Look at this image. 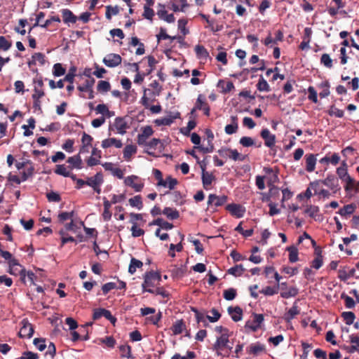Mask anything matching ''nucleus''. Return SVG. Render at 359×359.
Returning <instances> with one entry per match:
<instances>
[{
  "label": "nucleus",
  "mask_w": 359,
  "mask_h": 359,
  "mask_svg": "<svg viewBox=\"0 0 359 359\" xmlns=\"http://www.w3.org/2000/svg\"><path fill=\"white\" fill-rule=\"evenodd\" d=\"M229 337L226 336H217L216 341L212 346V349L217 356L222 358L229 357L232 347L229 346Z\"/></svg>",
  "instance_id": "f257e3e1"
},
{
  "label": "nucleus",
  "mask_w": 359,
  "mask_h": 359,
  "mask_svg": "<svg viewBox=\"0 0 359 359\" xmlns=\"http://www.w3.org/2000/svg\"><path fill=\"white\" fill-rule=\"evenodd\" d=\"M161 280V276L158 272L150 271L145 273L144 282L142 284V292H148V290H152L160 283Z\"/></svg>",
  "instance_id": "f03ea898"
},
{
  "label": "nucleus",
  "mask_w": 359,
  "mask_h": 359,
  "mask_svg": "<svg viewBox=\"0 0 359 359\" xmlns=\"http://www.w3.org/2000/svg\"><path fill=\"white\" fill-rule=\"evenodd\" d=\"M129 128L128 118L118 116L115 118L113 123L109 126V130L123 135Z\"/></svg>",
  "instance_id": "7ed1b4c3"
},
{
  "label": "nucleus",
  "mask_w": 359,
  "mask_h": 359,
  "mask_svg": "<svg viewBox=\"0 0 359 359\" xmlns=\"http://www.w3.org/2000/svg\"><path fill=\"white\" fill-rule=\"evenodd\" d=\"M126 186L132 188L135 192H140L144 187V179L135 175H131L124 179Z\"/></svg>",
  "instance_id": "20e7f679"
},
{
  "label": "nucleus",
  "mask_w": 359,
  "mask_h": 359,
  "mask_svg": "<svg viewBox=\"0 0 359 359\" xmlns=\"http://www.w3.org/2000/svg\"><path fill=\"white\" fill-rule=\"evenodd\" d=\"M15 167L22 180L26 181L33 174L34 167L29 161H17Z\"/></svg>",
  "instance_id": "39448f33"
},
{
  "label": "nucleus",
  "mask_w": 359,
  "mask_h": 359,
  "mask_svg": "<svg viewBox=\"0 0 359 359\" xmlns=\"http://www.w3.org/2000/svg\"><path fill=\"white\" fill-rule=\"evenodd\" d=\"M264 320V318L263 314L253 313L252 314V318L246 321L245 327L251 332H256L261 327Z\"/></svg>",
  "instance_id": "423d86ee"
},
{
  "label": "nucleus",
  "mask_w": 359,
  "mask_h": 359,
  "mask_svg": "<svg viewBox=\"0 0 359 359\" xmlns=\"http://www.w3.org/2000/svg\"><path fill=\"white\" fill-rule=\"evenodd\" d=\"M142 147L144 148L145 152L152 156H157L156 151H161L163 144L161 140L158 138H153L149 142H147L146 144H143Z\"/></svg>",
  "instance_id": "0eeeda50"
},
{
  "label": "nucleus",
  "mask_w": 359,
  "mask_h": 359,
  "mask_svg": "<svg viewBox=\"0 0 359 359\" xmlns=\"http://www.w3.org/2000/svg\"><path fill=\"white\" fill-rule=\"evenodd\" d=\"M201 180L203 187L205 190H210L212 188V184L215 180V176L210 172L206 171V167L204 163H201Z\"/></svg>",
  "instance_id": "6e6552de"
},
{
  "label": "nucleus",
  "mask_w": 359,
  "mask_h": 359,
  "mask_svg": "<svg viewBox=\"0 0 359 359\" xmlns=\"http://www.w3.org/2000/svg\"><path fill=\"white\" fill-rule=\"evenodd\" d=\"M225 209L231 216L236 218L243 217L246 212V209L243 205L235 203L228 204Z\"/></svg>",
  "instance_id": "1a4fd4ad"
},
{
  "label": "nucleus",
  "mask_w": 359,
  "mask_h": 359,
  "mask_svg": "<svg viewBox=\"0 0 359 359\" xmlns=\"http://www.w3.org/2000/svg\"><path fill=\"white\" fill-rule=\"evenodd\" d=\"M204 97L200 94L198 96L194 107L191 111V114L194 115L197 110H202L205 116H210V108L208 103L205 102Z\"/></svg>",
  "instance_id": "9d476101"
},
{
  "label": "nucleus",
  "mask_w": 359,
  "mask_h": 359,
  "mask_svg": "<svg viewBox=\"0 0 359 359\" xmlns=\"http://www.w3.org/2000/svg\"><path fill=\"white\" fill-rule=\"evenodd\" d=\"M323 184L320 180H316L310 183V188L314 191V195H318L323 198H328L330 196V193L328 190L323 188Z\"/></svg>",
  "instance_id": "9b49d317"
},
{
  "label": "nucleus",
  "mask_w": 359,
  "mask_h": 359,
  "mask_svg": "<svg viewBox=\"0 0 359 359\" xmlns=\"http://www.w3.org/2000/svg\"><path fill=\"white\" fill-rule=\"evenodd\" d=\"M102 317H104L106 319L109 320L112 324H115L116 318L112 316L110 311L105 309H95L93 310V320H98Z\"/></svg>",
  "instance_id": "f8f14e48"
},
{
  "label": "nucleus",
  "mask_w": 359,
  "mask_h": 359,
  "mask_svg": "<svg viewBox=\"0 0 359 359\" xmlns=\"http://www.w3.org/2000/svg\"><path fill=\"white\" fill-rule=\"evenodd\" d=\"M154 130L150 126H147L141 128V133L137 135V142L140 146L146 144L147 140L153 135Z\"/></svg>",
  "instance_id": "ddd939ff"
},
{
  "label": "nucleus",
  "mask_w": 359,
  "mask_h": 359,
  "mask_svg": "<svg viewBox=\"0 0 359 359\" xmlns=\"http://www.w3.org/2000/svg\"><path fill=\"white\" fill-rule=\"evenodd\" d=\"M102 152L100 149L93 147L91 151V156L86 160L88 166L93 167L101 164Z\"/></svg>",
  "instance_id": "4468645a"
},
{
  "label": "nucleus",
  "mask_w": 359,
  "mask_h": 359,
  "mask_svg": "<svg viewBox=\"0 0 359 359\" xmlns=\"http://www.w3.org/2000/svg\"><path fill=\"white\" fill-rule=\"evenodd\" d=\"M219 154L222 156H227L233 161H243L245 157L242 156L236 149L224 148L219 150Z\"/></svg>",
  "instance_id": "2eb2a0df"
},
{
  "label": "nucleus",
  "mask_w": 359,
  "mask_h": 359,
  "mask_svg": "<svg viewBox=\"0 0 359 359\" xmlns=\"http://www.w3.org/2000/svg\"><path fill=\"white\" fill-rule=\"evenodd\" d=\"M261 137L264 140V145L273 148L276 144V135L272 134L268 128H263L260 133Z\"/></svg>",
  "instance_id": "dca6fc26"
},
{
  "label": "nucleus",
  "mask_w": 359,
  "mask_h": 359,
  "mask_svg": "<svg viewBox=\"0 0 359 359\" xmlns=\"http://www.w3.org/2000/svg\"><path fill=\"white\" fill-rule=\"evenodd\" d=\"M228 201V196L226 195L217 196L214 194H210L208 198V205H214L215 207H219L225 204Z\"/></svg>",
  "instance_id": "f3484780"
},
{
  "label": "nucleus",
  "mask_w": 359,
  "mask_h": 359,
  "mask_svg": "<svg viewBox=\"0 0 359 359\" xmlns=\"http://www.w3.org/2000/svg\"><path fill=\"white\" fill-rule=\"evenodd\" d=\"M9 269L8 272L12 274L17 276L20 274L23 280L25 279V270L22 268V266L18 263L17 259H13L9 263Z\"/></svg>",
  "instance_id": "a211bd4d"
},
{
  "label": "nucleus",
  "mask_w": 359,
  "mask_h": 359,
  "mask_svg": "<svg viewBox=\"0 0 359 359\" xmlns=\"http://www.w3.org/2000/svg\"><path fill=\"white\" fill-rule=\"evenodd\" d=\"M22 326L20 328L19 334L22 338L30 339L34 334V327L27 320H22Z\"/></svg>",
  "instance_id": "6ab92c4d"
},
{
  "label": "nucleus",
  "mask_w": 359,
  "mask_h": 359,
  "mask_svg": "<svg viewBox=\"0 0 359 359\" xmlns=\"http://www.w3.org/2000/svg\"><path fill=\"white\" fill-rule=\"evenodd\" d=\"M322 184L329 188L334 193L339 190L337 179L333 175H328L325 179L320 180Z\"/></svg>",
  "instance_id": "aec40b11"
},
{
  "label": "nucleus",
  "mask_w": 359,
  "mask_h": 359,
  "mask_svg": "<svg viewBox=\"0 0 359 359\" xmlns=\"http://www.w3.org/2000/svg\"><path fill=\"white\" fill-rule=\"evenodd\" d=\"M103 62L109 67H114L121 64V57L118 54L110 53L104 57Z\"/></svg>",
  "instance_id": "412c9836"
},
{
  "label": "nucleus",
  "mask_w": 359,
  "mask_h": 359,
  "mask_svg": "<svg viewBox=\"0 0 359 359\" xmlns=\"http://www.w3.org/2000/svg\"><path fill=\"white\" fill-rule=\"evenodd\" d=\"M81 146L79 149V153L85 154L89 151V148L92 146L93 138L88 134L83 133L81 137Z\"/></svg>",
  "instance_id": "4be33fe9"
},
{
  "label": "nucleus",
  "mask_w": 359,
  "mask_h": 359,
  "mask_svg": "<svg viewBox=\"0 0 359 359\" xmlns=\"http://www.w3.org/2000/svg\"><path fill=\"white\" fill-rule=\"evenodd\" d=\"M101 147L104 149H107L111 147H114L116 149H121L123 147L122 141L115 137H109L104 139L101 142Z\"/></svg>",
  "instance_id": "5701e85b"
},
{
  "label": "nucleus",
  "mask_w": 359,
  "mask_h": 359,
  "mask_svg": "<svg viewBox=\"0 0 359 359\" xmlns=\"http://www.w3.org/2000/svg\"><path fill=\"white\" fill-rule=\"evenodd\" d=\"M316 156L313 154H306L305 155V169L308 172H312L315 170L317 162Z\"/></svg>",
  "instance_id": "b1692460"
},
{
  "label": "nucleus",
  "mask_w": 359,
  "mask_h": 359,
  "mask_svg": "<svg viewBox=\"0 0 359 359\" xmlns=\"http://www.w3.org/2000/svg\"><path fill=\"white\" fill-rule=\"evenodd\" d=\"M336 173L342 182L351 177L348 172L346 159L344 160L341 165L337 168Z\"/></svg>",
  "instance_id": "393cba45"
},
{
  "label": "nucleus",
  "mask_w": 359,
  "mask_h": 359,
  "mask_svg": "<svg viewBox=\"0 0 359 359\" xmlns=\"http://www.w3.org/2000/svg\"><path fill=\"white\" fill-rule=\"evenodd\" d=\"M94 342L100 345H104V348L110 349L114 348L116 344V341L112 336H106L104 337L97 338L94 341Z\"/></svg>",
  "instance_id": "a878e982"
},
{
  "label": "nucleus",
  "mask_w": 359,
  "mask_h": 359,
  "mask_svg": "<svg viewBox=\"0 0 359 359\" xmlns=\"http://www.w3.org/2000/svg\"><path fill=\"white\" fill-rule=\"evenodd\" d=\"M67 162L69 164L71 170H81L83 168V161L80 154L69 157Z\"/></svg>",
  "instance_id": "bb28decb"
},
{
  "label": "nucleus",
  "mask_w": 359,
  "mask_h": 359,
  "mask_svg": "<svg viewBox=\"0 0 359 359\" xmlns=\"http://www.w3.org/2000/svg\"><path fill=\"white\" fill-rule=\"evenodd\" d=\"M177 184L178 181L177 179L172 177L171 175H168L165 179L160 182V183H156V187H161L168 189L169 190H172Z\"/></svg>",
  "instance_id": "cd10ccee"
},
{
  "label": "nucleus",
  "mask_w": 359,
  "mask_h": 359,
  "mask_svg": "<svg viewBox=\"0 0 359 359\" xmlns=\"http://www.w3.org/2000/svg\"><path fill=\"white\" fill-rule=\"evenodd\" d=\"M47 63L48 62L46 60L45 55L41 53H36L34 55H33L32 57V60H29L28 62L29 66H45Z\"/></svg>",
  "instance_id": "c85d7f7f"
},
{
  "label": "nucleus",
  "mask_w": 359,
  "mask_h": 359,
  "mask_svg": "<svg viewBox=\"0 0 359 359\" xmlns=\"http://www.w3.org/2000/svg\"><path fill=\"white\" fill-rule=\"evenodd\" d=\"M137 151L136 145L130 144H127L123 150V156L125 161L130 162L132 160V156Z\"/></svg>",
  "instance_id": "c756f323"
},
{
  "label": "nucleus",
  "mask_w": 359,
  "mask_h": 359,
  "mask_svg": "<svg viewBox=\"0 0 359 359\" xmlns=\"http://www.w3.org/2000/svg\"><path fill=\"white\" fill-rule=\"evenodd\" d=\"M62 20L65 24L76 23L78 20V17H76L72 11L67 8H64L61 10Z\"/></svg>",
  "instance_id": "7c9ffc66"
},
{
  "label": "nucleus",
  "mask_w": 359,
  "mask_h": 359,
  "mask_svg": "<svg viewBox=\"0 0 359 359\" xmlns=\"http://www.w3.org/2000/svg\"><path fill=\"white\" fill-rule=\"evenodd\" d=\"M238 117L236 116H231V123L227 124L224 128V131L227 135H233L238 131Z\"/></svg>",
  "instance_id": "2f4dec72"
},
{
  "label": "nucleus",
  "mask_w": 359,
  "mask_h": 359,
  "mask_svg": "<svg viewBox=\"0 0 359 359\" xmlns=\"http://www.w3.org/2000/svg\"><path fill=\"white\" fill-rule=\"evenodd\" d=\"M299 309L297 303L294 302L292 306L284 314L283 318L286 323H290L291 320L299 313Z\"/></svg>",
  "instance_id": "473e14b6"
},
{
  "label": "nucleus",
  "mask_w": 359,
  "mask_h": 359,
  "mask_svg": "<svg viewBox=\"0 0 359 359\" xmlns=\"http://www.w3.org/2000/svg\"><path fill=\"white\" fill-rule=\"evenodd\" d=\"M103 175L102 172H97L94 176L88 177L86 180V185L93 188L98 184H103Z\"/></svg>",
  "instance_id": "72a5a7b5"
},
{
  "label": "nucleus",
  "mask_w": 359,
  "mask_h": 359,
  "mask_svg": "<svg viewBox=\"0 0 359 359\" xmlns=\"http://www.w3.org/2000/svg\"><path fill=\"white\" fill-rule=\"evenodd\" d=\"M97 114H102V117L111 118L115 115L114 111H110L109 107L105 104H99L95 107Z\"/></svg>",
  "instance_id": "f704fd0d"
},
{
  "label": "nucleus",
  "mask_w": 359,
  "mask_h": 359,
  "mask_svg": "<svg viewBox=\"0 0 359 359\" xmlns=\"http://www.w3.org/2000/svg\"><path fill=\"white\" fill-rule=\"evenodd\" d=\"M349 341L351 345L347 348L348 352L350 353H353L355 352L359 353V336L357 334L350 335Z\"/></svg>",
  "instance_id": "c9c22d12"
},
{
  "label": "nucleus",
  "mask_w": 359,
  "mask_h": 359,
  "mask_svg": "<svg viewBox=\"0 0 359 359\" xmlns=\"http://www.w3.org/2000/svg\"><path fill=\"white\" fill-rule=\"evenodd\" d=\"M355 209L356 205L355 203L348 204L340 208L337 214L343 217L347 218L355 212Z\"/></svg>",
  "instance_id": "e433bc0d"
},
{
  "label": "nucleus",
  "mask_w": 359,
  "mask_h": 359,
  "mask_svg": "<svg viewBox=\"0 0 359 359\" xmlns=\"http://www.w3.org/2000/svg\"><path fill=\"white\" fill-rule=\"evenodd\" d=\"M155 97H152L151 90L149 89L144 90V95L141 98L140 103L146 108H149L154 101Z\"/></svg>",
  "instance_id": "4c0bfd02"
},
{
  "label": "nucleus",
  "mask_w": 359,
  "mask_h": 359,
  "mask_svg": "<svg viewBox=\"0 0 359 359\" xmlns=\"http://www.w3.org/2000/svg\"><path fill=\"white\" fill-rule=\"evenodd\" d=\"M228 313L234 322L240 321L243 317V310L239 306L229 307Z\"/></svg>",
  "instance_id": "58836bf2"
},
{
  "label": "nucleus",
  "mask_w": 359,
  "mask_h": 359,
  "mask_svg": "<svg viewBox=\"0 0 359 359\" xmlns=\"http://www.w3.org/2000/svg\"><path fill=\"white\" fill-rule=\"evenodd\" d=\"M121 358L133 359L132 348L128 344H121L118 346Z\"/></svg>",
  "instance_id": "ea45409f"
},
{
  "label": "nucleus",
  "mask_w": 359,
  "mask_h": 359,
  "mask_svg": "<svg viewBox=\"0 0 359 359\" xmlns=\"http://www.w3.org/2000/svg\"><path fill=\"white\" fill-rule=\"evenodd\" d=\"M205 134L206 135V138L208 142V145L210 146V148H203L200 147H197V148H200L205 153L212 152L213 150L212 141L214 140V134L210 129H206L205 131Z\"/></svg>",
  "instance_id": "a19ab883"
},
{
  "label": "nucleus",
  "mask_w": 359,
  "mask_h": 359,
  "mask_svg": "<svg viewBox=\"0 0 359 359\" xmlns=\"http://www.w3.org/2000/svg\"><path fill=\"white\" fill-rule=\"evenodd\" d=\"M355 270L353 269H340L338 271V278L342 281H346L351 277L353 276Z\"/></svg>",
  "instance_id": "79ce46f5"
},
{
  "label": "nucleus",
  "mask_w": 359,
  "mask_h": 359,
  "mask_svg": "<svg viewBox=\"0 0 359 359\" xmlns=\"http://www.w3.org/2000/svg\"><path fill=\"white\" fill-rule=\"evenodd\" d=\"M45 93L43 88L42 80H39L35 83L34 93L32 95V99L41 98L44 96Z\"/></svg>",
  "instance_id": "37998d69"
},
{
  "label": "nucleus",
  "mask_w": 359,
  "mask_h": 359,
  "mask_svg": "<svg viewBox=\"0 0 359 359\" xmlns=\"http://www.w3.org/2000/svg\"><path fill=\"white\" fill-rule=\"evenodd\" d=\"M286 250L289 252V261L291 263H294L299 260L298 249L294 245L287 247Z\"/></svg>",
  "instance_id": "c03bdc74"
},
{
  "label": "nucleus",
  "mask_w": 359,
  "mask_h": 359,
  "mask_svg": "<svg viewBox=\"0 0 359 359\" xmlns=\"http://www.w3.org/2000/svg\"><path fill=\"white\" fill-rule=\"evenodd\" d=\"M217 87L221 89L223 93H227L234 88V86L231 81H219Z\"/></svg>",
  "instance_id": "a18cd8bd"
},
{
  "label": "nucleus",
  "mask_w": 359,
  "mask_h": 359,
  "mask_svg": "<svg viewBox=\"0 0 359 359\" xmlns=\"http://www.w3.org/2000/svg\"><path fill=\"white\" fill-rule=\"evenodd\" d=\"M162 213L165 215L167 218L172 220L176 219L180 217L179 212L176 209L170 207L165 208Z\"/></svg>",
  "instance_id": "49530a36"
},
{
  "label": "nucleus",
  "mask_w": 359,
  "mask_h": 359,
  "mask_svg": "<svg viewBox=\"0 0 359 359\" xmlns=\"http://www.w3.org/2000/svg\"><path fill=\"white\" fill-rule=\"evenodd\" d=\"M71 170L69 167H67L65 164H61L56 165L54 172L57 175L67 177V176L70 175Z\"/></svg>",
  "instance_id": "de8ad7c7"
},
{
  "label": "nucleus",
  "mask_w": 359,
  "mask_h": 359,
  "mask_svg": "<svg viewBox=\"0 0 359 359\" xmlns=\"http://www.w3.org/2000/svg\"><path fill=\"white\" fill-rule=\"evenodd\" d=\"M143 266V263L134 257H132L130 259V263L128 267V272L133 275L134 274L137 269H140Z\"/></svg>",
  "instance_id": "09e8293b"
},
{
  "label": "nucleus",
  "mask_w": 359,
  "mask_h": 359,
  "mask_svg": "<svg viewBox=\"0 0 359 359\" xmlns=\"http://www.w3.org/2000/svg\"><path fill=\"white\" fill-rule=\"evenodd\" d=\"M129 204L131 207L135 208L137 210H142L143 208L142 199L140 195L135 196L128 200Z\"/></svg>",
  "instance_id": "8fccbe9b"
},
{
  "label": "nucleus",
  "mask_w": 359,
  "mask_h": 359,
  "mask_svg": "<svg viewBox=\"0 0 359 359\" xmlns=\"http://www.w3.org/2000/svg\"><path fill=\"white\" fill-rule=\"evenodd\" d=\"M264 170L265 171V172L266 174L270 175V176L268 178V181H267L269 186L273 185V184L278 182L279 179H278V174L274 172L271 168H264Z\"/></svg>",
  "instance_id": "3c124183"
},
{
  "label": "nucleus",
  "mask_w": 359,
  "mask_h": 359,
  "mask_svg": "<svg viewBox=\"0 0 359 359\" xmlns=\"http://www.w3.org/2000/svg\"><path fill=\"white\" fill-rule=\"evenodd\" d=\"M184 323L182 320H178L175 321L172 327L171 330L172 332V334L175 335H178L182 333L183 330L184 329Z\"/></svg>",
  "instance_id": "603ef678"
},
{
  "label": "nucleus",
  "mask_w": 359,
  "mask_h": 359,
  "mask_svg": "<svg viewBox=\"0 0 359 359\" xmlns=\"http://www.w3.org/2000/svg\"><path fill=\"white\" fill-rule=\"evenodd\" d=\"M265 351V346L259 342L252 344L250 346V353L254 355H259Z\"/></svg>",
  "instance_id": "864d4df0"
},
{
  "label": "nucleus",
  "mask_w": 359,
  "mask_h": 359,
  "mask_svg": "<svg viewBox=\"0 0 359 359\" xmlns=\"http://www.w3.org/2000/svg\"><path fill=\"white\" fill-rule=\"evenodd\" d=\"M210 315H206L208 320L210 323L217 322L221 318V313L219 311L213 308L210 311Z\"/></svg>",
  "instance_id": "5fc2aeb1"
},
{
  "label": "nucleus",
  "mask_w": 359,
  "mask_h": 359,
  "mask_svg": "<svg viewBox=\"0 0 359 359\" xmlns=\"http://www.w3.org/2000/svg\"><path fill=\"white\" fill-rule=\"evenodd\" d=\"M195 313L196 320L198 323H202L205 327L208 326L207 318L204 313L198 311L196 309H192Z\"/></svg>",
  "instance_id": "6e6d98bb"
},
{
  "label": "nucleus",
  "mask_w": 359,
  "mask_h": 359,
  "mask_svg": "<svg viewBox=\"0 0 359 359\" xmlns=\"http://www.w3.org/2000/svg\"><path fill=\"white\" fill-rule=\"evenodd\" d=\"M244 271H245V269L243 268V265L239 264V265H236V266L230 268L228 270V273L231 274L232 276H234L236 277H238V276H242Z\"/></svg>",
  "instance_id": "4d7b16f0"
},
{
  "label": "nucleus",
  "mask_w": 359,
  "mask_h": 359,
  "mask_svg": "<svg viewBox=\"0 0 359 359\" xmlns=\"http://www.w3.org/2000/svg\"><path fill=\"white\" fill-rule=\"evenodd\" d=\"M75 215L74 211L61 212L58 214L57 218L60 223H64L67 220H71Z\"/></svg>",
  "instance_id": "13d9d810"
},
{
  "label": "nucleus",
  "mask_w": 359,
  "mask_h": 359,
  "mask_svg": "<svg viewBox=\"0 0 359 359\" xmlns=\"http://www.w3.org/2000/svg\"><path fill=\"white\" fill-rule=\"evenodd\" d=\"M279 290L278 285L276 286H266L264 288H263L260 292L264 294L266 296H272L276 294H278Z\"/></svg>",
  "instance_id": "bf43d9fd"
},
{
  "label": "nucleus",
  "mask_w": 359,
  "mask_h": 359,
  "mask_svg": "<svg viewBox=\"0 0 359 359\" xmlns=\"http://www.w3.org/2000/svg\"><path fill=\"white\" fill-rule=\"evenodd\" d=\"M131 223L133 224V225H132L130 231L132 233V236L133 237H135V238L140 237L144 234V231L142 229L137 226V222L132 220Z\"/></svg>",
  "instance_id": "052dcab7"
},
{
  "label": "nucleus",
  "mask_w": 359,
  "mask_h": 359,
  "mask_svg": "<svg viewBox=\"0 0 359 359\" xmlns=\"http://www.w3.org/2000/svg\"><path fill=\"white\" fill-rule=\"evenodd\" d=\"M195 51L197 56L201 59L206 60L209 57L208 52L203 46L197 45L195 47Z\"/></svg>",
  "instance_id": "680f3d73"
},
{
  "label": "nucleus",
  "mask_w": 359,
  "mask_h": 359,
  "mask_svg": "<svg viewBox=\"0 0 359 359\" xmlns=\"http://www.w3.org/2000/svg\"><path fill=\"white\" fill-rule=\"evenodd\" d=\"M344 322L346 325H351L353 323L355 318V314L351 311H345L341 313Z\"/></svg>",
  "instance_id": "e2e57ef3"
},
{
  "label": "nucleus",
  "mask_w": 359,
  "mask_h": 359,
  "mask_svg": "<svg viewBox=\"0 0 359 359\" xmlns=\"http://www.w3.org/2000/svg\"><path fill=\"white\" fill-rule=\"evenodd\" d=\"M304 212L310 217L316 218L319 212V208L316 205H310L306 208Z\"/></svg>",
  "instance_id": "0e129e2a"
},
{
  "label": "nucleus",
  "mask_w": 359,
  "mask_h": 359,
  "mask_svg": "<svg viewBox=\"0 0 359 359\" xmlns=\"http://www.w3.org/2000/svg\"><path fill=\"white\" fill-rule=\"evenodd\" d=\"M237 295V291L234 288H229L224 290L223 297L227 301H231L236 298Z\"/></svg>",
  "instance_id": "69168bd1"
},
{
  "label": "nucleus",
  "mask_w": 359,
  "mask_h": 359,
  "mask_svg": "<svg viewBox=\"0 0 359 359\" xmlns=\"http://www.w3.org/2000/svg\"><path fill=\"white\" fill-rule=\"evenodd\" d=\"M12 46V41H8L5 36H0V51H7Z\"/></svg>",
  "instance_id": "338daca9"
},
{
  "label": "nucleus",
  "mask_w": 359,
  "mask_h": 359,
  "mask_svg": "<svg viewBox=\"0 0 359 359\" xmlns=\"http://www.w3.org/2000/svg\"><path fill=\"white\" fill-rule=\"evenodd\" d=\"M74 140L72 139H67L65 140V142L62 145V149L65 150L66 152L71 154L72 153L74 149Z\"/></svg>",
  "instance_id": "774afa93"
}]
</instances>
